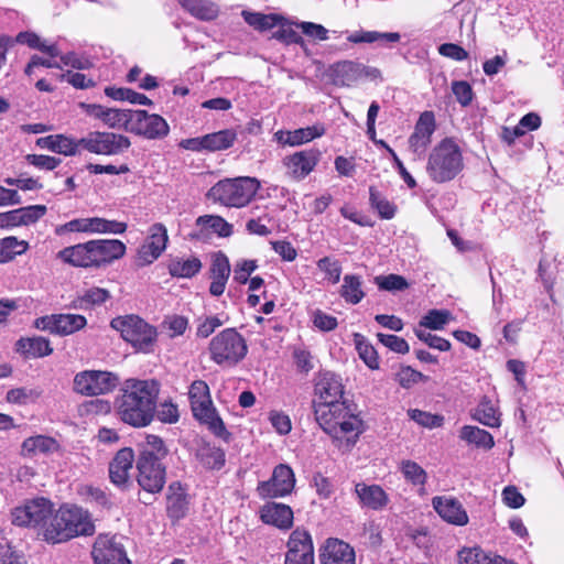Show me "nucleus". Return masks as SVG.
<instances>
[{
    "label": "nucleus",
    "mask_w": 564,
    "mask_h": 564,
    "mask_svg": "<svg viewBox=\"0 0 564 564\" xmlns=\"http://www.w3.org/2000/svg\"><path fill=\"white\" fill-rule=\"evenodd\" d=\"M314 415L333 445L341 452H349L367 429L358 405L349 400L315 404Z\"/></svg>",
    "instance_id": "nucleus-1"
},
{
    "label": "nucleus",
    "mask_w": 564,
    "mask_h": 564,
    "mask_svg": "<svg viewBox=\"0 0 564 564\" xmlns=\"http://www.w3.org/2000/svg\"><path fill=\"white\" fill-rule=\"evenodd\" d=\"M160 390L156 379H127L115 401L120 420L133 427L148 426L155 416Z\"/></svg>",
    "instance_id": "nucleus-2"
},
{
    "label": "nucleus",
    "mask_w": 564,
    "mask_h": 564,
    "mask_svg": "<svg viewBox=\"0 0 564 564\" xmlns=\"http://www.w3.org/2000/svg\"><path fill=\"white\" fill-rule=\"evenodd\" d=\"M126 245L118 239H95L66 247L56 257L75 268L99 269L126 254Z\"/></svg>",
    "instance_id": "nucleus-3"
},
{
    "label": "nucleus",
    "mask_w": 564,
    "mask_h": 564,
    "mask_svg": "<svg viewBox=\"0 0 564 564\" xmlns=\"http://www.w3.org/2000/svg\"><path fill=\"white\" fill-rule=\"evenodd\" d=\"M169 448L158 435H148L140 444L135 460L137 482L147 492H161L166 482V467L163 459Z\"/></svg>",
    "instance_id": "nucleus-4"
},
{
    "label": "nucleus",
    "mask_w": 564,
    "mask_h": 564,
    "mask_svg": "<svg viewBox=\"0 0 564 564\" xmlns=\"http://www.w3.org/2000/svg\"><path fill=\"white\" fill-rule=\"evenodd\" d=\"M94 533L95 524L87 511L77 506L62 505L57 510L53 509L42 538L47 543L58 544Z\"/></svg>",
    "instance_id": "nucleus-5"
},
{
    "label": "nucleus",
    "mask_w": 564,
    "mask_h": 564,
    "mask_svg": "<svg viewBox=\"0 0 564 564\" xmlns=\"http://www.w3.org/2000/svg\"><path fill=\"white\" fill-rule=\"evenodd\" d=\"M260 187L261 184L256 177L225 178L213 185L206 196L223 206L241 208L253 199Z\"/></svg>",
    "instance_id": "nucleus-6"
},
{
    "label": "nucleus",
    "mask_w": 564,
    "mask_h": 564,
    "mask_svg": "<svg viewBox=\"0 0 564 564\" xmlns=\"http://www.w3.org/2000/svg\"><path fill=\"white\" fill-rule=\"evenodd\" d=\"M188 399L193 416L217 437L228 442L231 433L227 431L223 419L218 415L210 397L209 387L204 380H194L188 390Z\"/></svg>",
    "instance_id": "nucleus-7"
},
{
    "label": "nucleus",
    "mask_w": 564,
    "mask_h": 564,
    "mask_svg": "<svg viewBox=\"0 0 564 564\" xmlns=\"http://www.w3.org/2000/svg\"><path fill=\"white\" fill-rule=\"evenodd\" d=\"M463 166V155L457 143L444 139L430 153L426 172L432 181L445 183L455 178Z\"/></svg>",
    "instance_id": "nucleus-8"
},
{
    "label": "nucleus",
    "mask_w": 564,
    "mask_h": 564,
    "mask_svg": "<svg viewBox=\"0 0 564 564\" xmlns=\"http://www.w3.org/2000/svg\"><path fill=\"white\" fill-rule=\"evenodd\" d=\"M210 358L217 365L232 366L247 354L245 339L234 328H227L209 343Z\"/></svg>",
    "instance_id": "nucleus-9"
},
{
    "label": "nucleus",
    "mask_w": 564,
    "mask_h": 564,
    "mask_svg": "<svg viewBox=\"0 0 564 564\" xmlns=\"http://www.w3.org/2000/svg\"><path fill=\"white\" fill-rule=\"evenodd\" d=\"M53 508V502L44 497L25 500L22 506L13 509L12 522L19 527L33 528L39 535H43Z\"/></svg>",
    "instance_id": "nucleus-10"
},
{
    "label": "nucleus",
    "mask_w": 564,
    "mask_h": 564,
    "mask_svg": "<svg viewBox=\"0 0 564 564\" xmlns=\"http://www.w3.org/2000/svg\"><path fill=\"white\" fill-rule=\"evenodd\" d=\"M113 329L137 350L151 351L156 340V328L145 319H110Z\"/></svg>",
    "instance_id": "nucleus-11"
},
{
    "label": "nucleus",
    "mask_w": 564,
    "mask_h": 564,
    "mask_svg": "<svg viewBox=\"0 0 564 564\" xmlns=\"http://www.w3.org/2000/svg\"><path fill=\"white\" fill-rule=\"evenodd\" d=\"M120 383L117 373L104 370H84L74 377V391L86 397L112 392Z\"/></svg>",
    "instance_id": "nucleus-12"
},
{
    "label": "nucleus",
    "mask_w": 564,
    "mask_h": 564,
    "mask_svg": "<svg viewBox=\"0 0 564 564\" xmlns=\"http://www.w3.org/2000/svg\"><path fill=\"white\" fill-rule=\"evenodd\" d=\"M77 154L80 148L99 155H116L127 150L131 142L128 137L113 132L93 131L76 140Z\"/></svg>",
    "instance_id": "nucleus-13"
},
{
    "label": "nucleus",
    "mask_w": 564,
    "mask_h": 564,
    "mask_svg": "<svg viewBox=\"0 0 564 564\" xmlns=\"http://www.w3.org/2000/svg\"><path fill=\"white\" fill-rule=\"evenodd\" d=\"M294 487L293 469L289 465L279 464L274 467L270 479L258 484L257 494L261 499L283 498L290 495Z\"/></svg>",
    "instance_id": "nucleus-14"
},
{
    "label": "nucleus",
    "mask_w": 564,
    "mask_h": 564,
    "mask_svg": "<svg viewBox=\"0 0 564 564\" xmlns=\"http://www.w3.org/2000/svg\"><path fill=\"white\" fill-rule=\"evenodd\" d=\"M286 549L284 564H315L313 539L304 528L291 532Z\"/></svg>",
    "instance_id": "nucleus-15"
},
{
    "label": "nucleus",
    "mask_w": 564,
    "mask_h": 564,
    "mask_svg": "<svg viewBox=\"0 0 564 564\" xmlns=\"http://www.w3.org/2000/svg\"><path fill=\"white\" fill-rule=\"evenodd\" d=\"M321 151L317 149H307L294 152L282 159V166L285 175L296 182L308 176L321 160Z\"/></svg>",
    "instance_id": "nucleus-16"
},
{
    "label": "nucleus",
    "mask_w": 564,
    "mask_h": 564,
    "mask_svg": "<svg viewBox=\"0 0 564 564\" xmlns=\"http://www.w3.org/2000/svg\"><path fill=\"white\" fill-rule=\"evenodd\" d=\"M169 241L167 229L161 224H153L148 236L138 249L137 264L144 267L153 263L166 249Z\"/></svg>",
    "instance_id": "nucleus-17"
},
{
    "label": "nucleus",
    "mask_w": 564,
    "mask_h": 564,
    "mask_svg": "<svg viewBox=\"0 0 564 564\" xmlns=\"http://www.w3.org/2000/svg\"><path fill=\"white\" fill-rule=\"evenodd\" d=\"M129 131L147 139H162L167 135L170 128L159 115L133 110Z\"/></svg>",
    "instance_id": "nucleus-18"
},
{
    "label": "nucleus",
    "mask_w": 564,
    "mask_h": 564,
    "mask_svg": "<svg viewBox=\"0 0 564 564\" xmlns=\"http://www.w3.org/2000/svg\"><path fill=\"white\" fill-rule=\"evenodd\" d=\"M314 392L316 400L313 403H335L344 401L345 387L341 378L330 371H321L315 378Z\"/></svg>",
    "instance_id": "nucleus-19"
},
{
    "label": "nucleus",
    "mask_w": 564,
    "mask_h": 564,
    "mask_svg": "<svg viewBox=\"0 0 564 564\" xmlns=\"http://www.w3.org/2000/svg\"><path fill=\"white\" fill-rule=\"evenodd\" d=\"M95 564H130L123 546L115 536L99 535L93 546Z\"/></svg>",
    "instance_id": "nucleus-20"
},
{
    "label": "nucleus",
    "mask_w": 564,
    "mask_h": 564,
    "mask_svg": "<svg viewBox=\"0 0 564 564\" xmlns=\"http://www.w3.org/2000/svg\"><path fill=\"white\" fill-rule=\"evenodd\" d=\"M321 564H356L355 549L347 542L328 538L319 547Z\"/></svg>",
    "instance_id": "nucleus-21"
},
{
    "label": "nucleus",
    "mask_w": 564,
    "mask_h": 564,
    "mask_svg": "<svg viewBox=\"0 0 564 564\" xmlns=\"http://www.w3.org/2000/svg\"><path fill=\"white\" fill-rule=\"evenodd\" d=\"M435 128L434 113L432 111L421 113L415 124L414 132L409 138V148L419 159L424 155L429 148Z\"/></svg>",
    "instance_id": "nucleus-22"
},
{
    "label": "nucleus",
    "mask_w": 564,
    "mask_h": 564,
    "mask_svg": "<svg viewBox=\"0 0 564 564\" xmlns=\"http://www.w3.org/2000/svg\"><path fill=\"white\" fill-rule=\"evenodd\" d=\"M260 520L279 530L288 531L294 524V512L289 505L269 501L259 509Z\"/></svg>",
    "instance_id": "nucleus-23"
},
{
    "label": "nucleus",
    "mask_w": 564,
    "mask_h": 564,
    "mask_svg": "<svg viewBox=\"0 0 564 564\" xmlns=\"http://www.w3.org/2000/svg\"><path fill=\"white\" fill-rule=\"evenodd\" d=\"M137 460L131 447L119 449L109 463V478L117 487L126 488L130 484V471Z\"/></svg>",
    "instance_id": "nucleus-24"
},
{
    "label": "nucleus",
    "mask_w": 564,
    "mask_h": 564,
    "mask_svg": "<svg viewBox=\"0 0 564 564\" xmlns=\"http://www.w3.org/2000/svg\"><path fill=\"white\" fill-rule=\"evenodd\" d=\"M432 506L438 516L449 524L463 527L469 521L464 506L454 497L436 496L432 499Z\"/></svg>",
    "instance_id": "nucleus-25"
},
{
    "label": "nucleus",
    "mask_w": 564,
    "mask_h": 564,
    "mask_svg": "<svg viewBox=\"0 0 564 564\" xmlns=\"http://www.w3.org/2000/svg\"><path fill=\"white\" fill-rule=\"evenodd\" d=\"M364 75H369L366 66L351 61L336 63L329 69L332 83L341 87L354 85L362 78Z\"/></svg>",
    "instance_id": "nucleus-26"
},
{
    "label": "nucleus",
    "mask_w": 564,
    "mask_h": 564,
    "mask_svg": "<svg viewBox=\"0 0 564 564\" xmlns=\"http://www.w3.org/2000/svg\"><path fill=\"white\" fill-rule=\"evenodd\" d=\"M325 128L322 124H314L306 128H300L293 131L278 130L273 138L281 145L285 147H300L304 143L324 135Z\"/></svg>",
    "instance_id": "nucleus-27"
},
{
    "label": "nucleus",
    "mask_w": 564,
    "mask_h": 564,
    "mask_svg": "<svg viewBox=\"0 0 564 564\" xmlns=\"http://www.w3.org/2000/svg\"><path fill=\"white\" fill-rule=\"evenodd\" d=\"M355 492L359 505L371 510H382L389 503L388 494L379 485L358 482L355 485Z\"/></svg>",
    "instance_id": "nucleus-28"
},
{
    "label": "nucleus",
    "mask_w": 564,
    "mask_h": 564,
    "mask_svg": "<svg viewBox=\"0 0 564 564\" xmlns=\"http://www.w3.org/2000/svg\"><path fill=\"white\" fill-rule=\"evenodd\" d=\"M230 271L228 258L221 252L216 253L209 270L212 279L209 292L212 295L219 296L225 292Z\"/></svg>",
    "instance_id": "nucleus-29"
},
{
    "label": "nucleus",
    "mask_w": 564,
    "mask_h": 564,
    "mask_svg": "<svg viewBox=\"0 0 564 564\" xmlns=\"http://www.w3.org/2000/svg\"><path fill=\"white\" fill-rule=\"evenodd\" d=\"M15 351L24 359H37L50 356L53 348L50 340L44 337H21L15 343Z\"/></svg>",
    "instance_id": "nucleus-30"
},
{
    "label": "nucleus",
    "mask_w": 564,
    "mask_h": 564,
    "mask_svg": "<svg viewBox=\"0 0 564 564\" xmlns=\"http://www.w3.org/2000/svg\"><path fill=\"white\" fill-rule=\"evenodd\" d=\"M166 500V513L171 520L177 521L186 516L188 501L180 481L170 484Z\"/></svg>",
    "instance_id": "nucleus-31"
},
{
    "label": "nucleus",
    "mask_w": 564,
    "mask_h": 564,
    "mask_svg": "<svg viewBox=\"0 0 564 564\" xmlns=\"http://www.w3.org/2000/svg\"><path fill=\"white\" fill-rule=\"evenodd\" d=\"M61 448L58 442L51 436L35 435L25 438L21 446V454L24 457L32 458L37 454H53Z\"/></svg>",
    "instance_id": "nucleus-32"
},
{
    "label": "nucleus",
    "mask_w": 564,
    "mask_h": 564,
    "mask_svg": "<svg viewBox=\"0 0 564 564\" xmlns=\"http://www.w3.org/2000/svg\"><path fill=\"white\" fill-rule=\"evenodd\" d=\"M36 145L65 156H74L77 154L76 139L65 134H51L39 138Z\"/></svg>",
    "instance_id": "nucleus-33"
},
{
    "label": "nucleus",
    "mask_w": 564,
    "mask_h": 564,
    "mask_svg": "<svg viewBox=\"0 0 564 564\" xmlns=\"http://www.w3.org/2000/svg\"><path fill=\"white\" fill-rule=\"evenodd\" d=\"M87 319H35L34 327L53 335L67 336L86 326Z\"/></svg>",
    "instance_id": "nucleus-34"
},
{
    "label": "nucleus",
    "mask_w": 564,
    "mask_h": 564,
    "mask_svg": "<svg viewBox=\"0 0 564 564\" xmlns=\"http://www.w3.org/2000/svg\"><path fill=\"white\" fill-rule=\"evenodd\" d=\"M181 7L199 20H214L218 17L219 8L210 0H177Z\"/></svg>",
    "instance_id": "nucleus-35"
},
{
    "label": "nucleus",
    "mask_w": 564,
    "mask_h": 564,
    "mask_svg": "<svg viewBox=\"0 0 564 564\" xmlns=\"http://www.w3.org/2000/svg\"><path fill=\"white\" fill-rule=\"evenodd\" d=\"M196 457L203 467L210 470H218L223 468L226 463L225 452L208 443L198 447Z\"/></svg>",
    "instance_id": "nucleus-36"
},
{
    "label": "nucleus",
    "mask_w": 564,
    "mask_h": 564,
    "mask_svg": "<svg viewBox=\"0 0 564 564\" xmlns=\"http://www.w3.org/2000/svg\"><path fill=\"white\" fill-rule=\"evenodd\" d=\"M459 437L476 447L491 449L495 446L494 436L486 430L474 425H464L459 431Z\"/></svg>",
    "instance_id": "nucleus-37"
},
{
    "label": "nucleus",
    "mask_w": 564,
    "mask_h": 564,
    "mask_svg": "<svg viewBox=\"0 0 564 564\" xmlns=\"http://www.w3.org/2000/svg\"><path fill=\"white\" fill-rule=\"evenodd\" d=\"M339 294L347 303L358 304L365 297L361 278L355 274H346Z\"/></svg>",
    "instance_id": "nucleus-38"
},
{
    "label": "nucleus",
    "mask_w": 564,
    "mask_h": 564,
    "mask_svg": "<svg viewBox=\"0 0 564 564\" xmlns=\"http://www.w3.org/2000/svg\"><path fill=\"white\" fill-rule=\"evenodd\" d=\"M202 269V262L196 257L175 258L169 263V272L177 278H192Z\"/></svg>",
    "instance_id": "nucleus-39"
},
{
    "label": "nucleus",
    "mask_w": 564,
    "mask_h": 564,
    "mask_svg": "<svg viewBox=\"0 0 564 564\" xmlns=\"http://www.w3.org/2000/svg\"><path fill=\"white\" fill-rule=\"evenodd\" d=\"M354 343L359 358L371 370H377L380 367V360L375 347L359 333L354 334Z\"/></svg>",
    "instance_id": "nucleus-40"
},
{
    "label": "nucleus",
    "mask_w": 564,
    "mask_h": 564,
    "mask_svg": "<svg viewBox=\"0 0 564 564\" xmlns=\"http://www.w3.org/2000/svg\"><path fill=\"white\" fill-rule=\"evenodd\" d=\"M28 250L29 242L25 240H19L13 236L0 239V263L9 262Z\"/></svg>",
    "instance_id": "nucleus-41"
},
{
    "label": "nucleus",
    "mask_w": 564,
    "mask_h": 564,
    "mask_svg": "<svg viewBox=\"0 0 564 564\" xmlns=\"http://www.w3.org/2000/svg\"><path fill=\"white\" fill-rule=\"evenodd\" d=\"M206 151L215 152L227 150L235 143L237 133L232 129H225L205 134Z\"/></svg>",
    "instance_id": "nucleus-42"
},
{
    "label": "nucleus",
    "mask_w": 564,
    "mask_h": 564,
    "mask_svg": "<svg viewBox=\"0 0 564 564\" xmlns=\"http://www.w3.org/2000/svg\"><path fill=\"white\" fill-rule=\"evenodd\" d=\"M473 417L489 427H499L501 425L500 414L490 400L484 398L475 410Z\"/></svg>",
    "instance_id": "nucleus-43"
},
{
    "label": "nucleus",
    "mask_w": 564,
    "mask_h": 564,
    "mask_svg": "<svg viewBox=\"0 0 564 564\" xmlns=\"http://www.w3.org/2000/svg\"><path fill=\"white\" fill-rule=\"evenodd\" d=\"M89 234H123L127 230V224L117 220H108L100 217L88 218Z\"/></svg>",
    "instance_id": "nucleus-44"
},
{
    "label": "nucleus",
    "mask_w": 564,
    "mask_h": 564,
    "mask_svg": "<svg viewBox=\"0 0 564 564\" xmlns=\"http://www.w3.org/2000/svg\"><path fill=\"white\" fill-rule=\"evenodd\" d=\"M400 470L404 479L413 486L424 487L427 481V474L422 466L411 459L402 460Z\"/></svg>",
    "instance_id": "nucleus-45"
},
{
    "label": "nucleus",
    "mask_w": 564,
    "mask_h": 564,
    "mask_svg": "<svg viewBox=\"0 0 564 564\" xmlns=\"http://www.w3.org/2000/svg\"><path fill=\"white\" fill-rule=\"evenodd\" d=\"M106 96L110 97L113 100L129 101L134 105H151L152 101L143 94H139L130 88H117V87H106L105 89Z\"/></svg>",
    "instance_id": "nucleus-46"
},
{
    "label": "nucleus",
    "mask_w": 564,
    "mask_h": 564,
    "mask_svg": "<svg viewBox=\"0 0 564 564\" xmlns=\"http://www.w3.org/2000/svg\"><path fill=\"white\" fill-rule=\"evenodd\" d=\"M196 225L212 229L220 237H229L232 234V226L223 217L216 215H204L196 219Z\"/></svg>",
    "instance_id": "nucleus-47"
},
{
    "label": "nucleus",
    "mask_w": 564,
    "mask_h": 564,
    "mask_svg": "<svg viewBox=\"0 0 564 564\" xmlns=\"http://www.w3.org/2000/svg\"><path fill=\"white\" fill-rule=\"evenodd\" d=\"M133 110L108 108L104 124L111 129H126L129 131Z\"/></svg>",
    "instance_id": "nucleus-48"
},
{
    "label": "nucleus",
    "mask_w": 564,
    "mask_h": 564,
    "mask_svg": "<svg viewBox=\"0 0 564 564\" xmlns=\"http://www.w3.org/2000/svg\"><path fill=\"white\" fill-rule=\"evenodd\" d=\"M17 42L26 44L31 48L40 50L41 52H44L52 57L59 55L58 48L55 44L46 45L41 41L40 36L33 32H20L17 35Z\"/></svg>",
    "instance_id": "nucleus-49"
},
{
    "label": "nucleus",
    "mask_w": 564,
    "mask_h": 564,
    "mask_svg": "<svg viewBox=\"0 0 564 564\" xmlns=\"http://www.w3.org/2000/svg\"><path fill=\"white\" fill-rule=\"evenodd\" d=\"M459 564H495V556L485 553L479 546L464 547L458 552Z\"/></svg>",
    "instance_id": "nucleus-50"
},
{
    "label": "nucleus",
    "mask_w": 564,
    "mask_h": 564,
    "mask_svg": "<svg viewBox=\"0 0 564 564\" xmlns=\"http://www.w3.org/2000/svg\"><path fill=\"white\" fill-rule=\"evenodd\" d=\"M370 204L377 209L381 218L391 219L395 214V206L389 202L379 191L370 187Z\"/></svg>",
    "instance_id": "nucleus-51"
},
{
    "label": "nucleus",
    "mask_w": 564,
    "mask_h": 564,
    "mask_svg": "<svg viewBox=\"0 0 564 564\" xmlns=\"http://www.w3.org/2000/svg\"><path fill=\"white\" fill-rule=\"evenodd\" d=\"M408 415L415 423L427 429L441 427L444 424L443 415L433 414L419 409H410Z\"/></svg>",
    "instance_id": "nucleus-52"
},
{
    "label": "nucleus",
    "mask_w": 564,
    "mask_h": 564,
    "mask_svg": "<svg viewBox=\"0 0 564 564\" xmlns=\"http://www.w3.org/2000/svg\"><path fill=\"white\" fill-rule=\"evenodd\" d=\"M82 495L84 496L85 500L96 507L102 508V509H110L111 508V501L109 499V496L106 494L105 490L94 487V486H85L83 488Z\"/></svg>",
    "instance_id": "nucleus-53"
},
{
    "label": "nucleus",
    "mask_w": 564,
    "mask_h": 564,
    "mask_svg": "<svg viewBox=\"0 0 564 564\" xmlns=\"http://www.w3.org/2000/svg\"><path fill=\"white\" fill-rule=\"evenodd\" d=\"M375 283L380 290L395 292L408 289V281L399 274L378 275L375 278Z\"/></svg>",
    "instance_id": "nucleus-54"
},
{
    "label": "nucleus",
    "mask_w": 564,
    "mask_h": 564,
    "mask_svg": "<svg viewBox=\"0 0 564 564\" xmlns=\"http://www.w3.org/2000/svg\"><path fill=\"white\" fill-rule=\"evenodd\" d=\"M414 332L417 338L431 348L437 349L440 351H448L451 349V343L447 339L432 334L424 327H416Z\"/></svg>",
    "instance_id": "nucleus-55"
},
{
    "label": "nucleus",
    "mask_w": 564,
    "mask_h": 564,
    "mask_svg": "<svg viewBox=\"0 0 564 564\" xmlns=\"http://www.w3.org/2000/svg\"><path fill=\"white\" fill-rule=\"evenodd\" d=\"M317 268L324 272L325 278L333 284L340 280L341 265L337 260L324 257L317 261Z\"/></svg>",
    "instance_id": "nucleus-56"
},
{
    "label": "nucleus",
    "mask_w": 564,
    "mask_h": 564,
    "mask_svg": "<svg viewBox=\"0 0 564 564\" xmlns=\"http://www.w3.org/2000/svg\"><path fill=\"white\" fill-rule=\"evenodd\" d=\"M426 379V377L420 371L414 370L410 366H403L395 373V381L402 388H411L413 384Z\"/></svg>",
    "instance_id": "nucleus-57"
},
{
    "label": "nucleus",
    "mask_w": 564,
    "mask_h": 564,
    "mask_svg": "<svg viewBox=\"0 0 564 564\" xmlns=\"http://www.w3.org/2000/svg\"><path fill=\"white\" fill-rule=\"evenodd\" d=\"M45 205H31L19 208L21 226L35 224L46 214Z\"/></svg>",
    "instance_id": "nucleus-58"
},
{
    "label": "nucleus",
    "mask_w": 564,
    "mask_h": 564,
    "mask_svg": "<svg viewBox=\"0 0 564 564\" xmlns=\"http://www.w3.org/2000/svg\"><path fill=\"white\" fill-rule=\"evenodd\" d=\"M378 340L390 350L398 354H406L409 351V345L402 337L392 334H377Z\"/></svg>",
    "instance_id": "nucleus-59"
},
{
    "label": "nucleus",
    "mask_w": 564,
    "mask_h": 564,
    "mask_svg": "<svg viewBox=\"0 0 564 564\" xmlns=\"http://www.w3.org/2000/svg\"><path fill=\"white\" fill-rule=\"evenodd\" d=\"M155 415L162 423L173 424L180 419L177 405L171 401H165L155 409Z\"/></svg>",
    "instance_id": "nucleus-60"
},
{
    "label": "nucleus",
    "mask_w": 564,
    "mask_h": 564,
    "mask_svg": "<svg viewBox=\"0 0 564 564\" xmlns=\"http://www.w3.org/2000/svg\"><path fill=\"white\" fill-rule=\"evenodd\" d=\"M25 160L30 165L45 171H52L61 164L59 159L43 154H28Z\"/></svg>",
    "instance_id": "nucleus-61"
},
{
    "label": "nucleus",
    "mask_w": 564,
    "mask_h": 564,
    "mask_svg": "<svg viewBox=\"0 0 564 564\" xmlns=\"http://www.w3.org/2000/svg\"><path fill=\"white\" fill-rule=\"evenodd\" d=\"M279 29L273 33V37L282 41L286 44H301L303 43V39L295 32L290 24L279 22L276 25Z\"/></svg>",
    "instance_id": "nucleus-62"
},
{
    "label": "nucleus",
    "mask_w": 564,
    "mask_h": 564,
    "mask_svg": "<svg viewBox=\"0 0 564 564\" xmlns=\"http://www.w3.org/2000/svg\"><path fill=\"white\" fill-rule=\"evenodd\" d=\"M258 268L256 260H240L236 263L234 270V279L245 284L248 282L250 274Z\"/></svg>",
    "instance_id": "nucleus-63"
},
{
    "label": "nucleus",
    "mask_w": 564,
    "mask_h": 564,
    "mask_svg": "<svg viewBox=\"0 0 564 564\" xmlns=\"http://www.w3.org/2000/svg\"><path fill=\"white\" fill-rule=\"evenodd\" d=\"M452 91L455 95L457 101L464 107L468 106L473 100V89L467 82H454L452 84Z\"/></svg>",
    "instance_id": "nucleus-64"
}]
</instances>
